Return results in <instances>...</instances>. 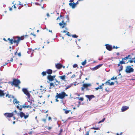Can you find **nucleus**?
<instances>
[{
	"instance_id": "603ef678",
	"label": "nucleus",
	"mask_w": 135,
	"mask_h": 135,
	"mask_svg": "<svg viewBox=\"0 0 135 135\" xmlns=\"http://www.w3.org/2000/svg\"><path fill=\"white\" fill-rule=\"evenodd\" d=\"M30 35H33L35 37L36 36V35L35 34H34V33H32V32L31 33Z\"/></svg>"
},
{
	"instance_id": "bb28decb",
	"label": "nucleus",
	"mask_w": 135,
	"mask_h": 135,
	"mask_svg": "<svg viewBox=\"0 0 135 135\" xmlns=\"http://www.w3.org/2000/svg\"><path fill=\"white\" fill-rule=\"evenodd\" d=\"M86 60L85 59L84 61H83L81 63V65L83 66H84L86 63Z\"/></svg>"
},
{
	"instance_id": "3c124183",
	"label": "nucleus",
	"mask_w": 135,
	"mask_h": 135,
	"mask_svg": "<svg viewBox=\"0 0 135 135\" xmlns=\"http://www.w3.org/2000/svg\"><path fill=\"white\" fill-rule=\"evenodd\" d=\"M64 95V98L65 97H67L68 96V94H66L65 91Z\"/></svg>"
},
{
	"instance_id": "9d476101",
	"label": "nucleus",
	"mask_w": 135,
	"mask_h": 135,
	"mask_svg": "<svg viewBox=\"0 0 135 135\" xmlns=\"http://www.w3.org/2000/svg\"><path fill=\"white\" fill-rule=\"evenodd\" d=\"M129 108V107L128 106H123L121 108V110L122 112H124L126 110H127Z\"/></svg>"
},
{
	"instance_id": "864d4df0",
	"label": "nucleus",
	"mask_w": 135,
	"mask_h": 135,
	"mask_svg": "<svg viewBox=\"0 0 135 135\" xmlns=\"http://www.w3.org/2000/svg\"><path fill=\"white\" fill-rule=\"evenodd\" d=\"M119 75L120 76V79H121L122 78V76L121 75V74L120 73H119L118 74V75L117 76H118Z\"/></svg>"
},
{
	"instance_id": "5fc2aeb1",
	"label": "nucleus",
	"mask_w": 135,
	"mask_h": 135,
	"mask_svg": "<svg viewBox=\"0 0 135 135\" xmlns=\"http://www.w3.org/2000/svg\"><path fill=\"white\" fill-rule=\"evenodd\" d=\"M29 100H30L31 101H33V102L34 101V100L33 98L32 97H31V98Z\"/></svg>"
},
{
	"instance_id": "cd10ccee",
	"label": "nucleus",
	"mask_w": 135,
	"mask_h": 135,
	"mask_svg": "<svg viewBox=\"0 0 135 135\" xmlns=\"http://www.w3.org/2000/svg\"><path fill=\"white\" fill-rule=\"evenodd\" d=\"M67 25V23L65 22L63 23V25H62L61 26H60L61 27V28H64L65 27V26H66Z\"/></svg>"
},
{
	"instance_id": "ddd939ff",
	"label": "nucleus",
	"mask_w": 135,
	"mask_h": 135,
	"mask_svg": "<svg viewBox=\"0 0 135 135\" xmlns=\"http://www.w3.org/2000/svg\"><path fill=\"white\" fill-rule=\"evenodd\" d=\"M46 71L47 74H48V75H51L53 72L52 70L50 69H47Z\"/></svg>"
},
{
	"instance_id": "69168bd1",
	"label": "nucleus",
	"mask_w": 135,
	"mask_h": 135,
	"mask_svg": "<svg viewBox=\"0 0 135 135\" xmlns=\"http://www.w3.org/2000/svg\"><path fill=\"white\" fill-rule=\"evenodd\" d=\"M75 74H73L72 75V76L71 77V78H73L75 77Z\"/></svg>"
},
{
	"instance_id": "8fccbe9b",
	"label": "nucleus",
	"mask_w": 135,
	"mask_h": 135,
	"mask_svg": "<svg viewBox=\"0 0 135 135\" xmlns=\"http://www.w3.org/2000/svg\"><path fill=\"white\" fill-rule=\"evenodd\" d=\"M20 37H21V40H23L24 38V35L21 36Z\"/></svg>"
},
{
	"instance_id": "2eb2a0df",
	"label": "nucleus",
	"mask_w": 135,
	"mask_h": 135,
	"mask_svg": "<svg viewBox=\"0 0 135 135\" xmlns=\"http://www.w3.org/2000/svg\"><path fill=\"white\" fill-rule=\"evenodd\" d=\"M22 91L25 95L28 93H29L28 90L26 88H23L22 89Z\"/></svg>"
},
{
	"instance_id": "0e129e2a",
	"label": "nucleus",
	"mask_w": 135,
	"mask_h": 135,
	"mask_svg": "<svg viewBox=\"0 0 135 135\" xmlns=\"http://www.w3.org/2000/svg\"><path fill=\"white\" fill-rule=\"evenodd\" d=\"M79 3L78 2V1H77L76 3H75V6H76V5L77 4H79Z\"/></svg>"
},
{
	"instance_id": "f257e3e1",
	"label": "nucleus",
	"mask_w": 135,
	"mask_h": 135,
	"mask_svg": "<svg viewBox=\"0 0 135 135\" xmlns=\"http://www.w3.org/2000/svg\"><path fill=\"white\" fill-rule=\"evenodd\" d=\"M8 83L9 84H11L12 86H14L16 87H18V89L20 88V87L19 85L21 83V81L20 80L14 78L12 81H8Z\"/></svg>"
},
{
	"instance_id": "5701e85b",
	"label": "nucleus",
	"mask_w": 135,
	"mask_h": 135,
	"mask_svg": "<svg viewBox=\"0 0 135 135\" xmlns=\"http://www.w3.org/2000/svg\"><path fill=\"white\" fill-rule=\"evenodd\" d=\"M95 89L96 90H98L99 89H103V87L100 85L98 87L95 88Z\"/></svg>"
},
{
	"instance_id": "473e14b6",
	"label": "nucleus",
	"mask_w": 135,
	"mask_h": 135,
	"mask_svg": "<svg viewBox=\"0 0 135 135\" xmlns=\"http://www.w3.org/2000/svg\"><path fill=\"white\" fill-rule=\"evenodd\" d=\"M114 77V76L112 78H111L110 79V80H117V76H116L115 77Z\"/></svg>"
},
{
	"instance_id": "7c9ffc66",
	"label": "nucleus",
	"mask_w": 135,
	"mask_h": 135,
	"mask_svg": "<svg viewBox=\"0 0 135 135\" xmlns=\"http://www.w3.org/2000/svg\"><path fill=\"white\" fill-rule=\"evenodd\" d=\"M65 22L64 20H62L61 21V22L59 23V25L60 26H61L63 25V23Z\"/></svg>"
},
{
	"instance_id": "c85d7f7f",
	"label": "nucleus",
	"mask_w": 135,
	"mask_h": 135,
	"mask_svg": "<svg viewBox=\"0 0 135 135\" xmlns=\"http://www.w3.org/2000/svg\"><path fill=\"white\" fill-rule=\"evenodd\" d=\"M131 60H129L128 61V62L126 63V64L128 63V62H129L130 63H132L133 62L135 63V62L134 61V60H133L131 59Z\"/></svg>"
},
{
	"instance_id": "e433bc0d",
	"label": "nucleus",
	"mask_w": 135,
	"mask_h": 135,
	"mask_svg": "<svg viewBox=\"0 0 135 135\" xmlns=\"http://www.w3.org/2000/svg\"><path fill=\"white\" fill-rule=\"evenodd\" d=\"M71 36L74 38H77L78 37V36L75 34L72 35Z\"/></svg>"
},
{
	"instance_id": "ea45409f",
	"label": "nucleus",
	"mask_w": 135,
	"mask_h": 135,
	"mask_svg": "<svg viewBox=\"0 0 135 135\" xmlns=\"http://www.w3.org/2000/svg\"><path fill=\"white\" fill-rule=\"evenodd\" d=\"M63 132V129H61L59 131V133L58 134V135H61V133Z\"/></svg>"
},
{
	"instance_id": "c9c22d12",
	"label": "nucleus",
	"mask_w": 135,
	"mask_h": 135,
	"mask_svg": "<svg viewBox=\"0 0 135 135\" xmlns=\"http://www.w3.org/2000/svg\"><path fill=\"white\" fill-rule=\"evenodd\" d=\"M120 69H119L118 70L119 72L122 71L123 70V66L122 65H121V66H120Z\"/></svg>"
},
{
	"instance_id": "e2e57ef3",
	"label": "nucleus",
	"mask_w": 135,
	"mask_h": 135,
	"mask_svg": "<svg viewBox=\"0 0 135 135\" xmlns=\"http://www.w3.org/2000/svg\"><path fill=\"white\" fill-rule=\"evenodd\" d=\"M80 76H82V75H83V73L82 72V71L81 70H80Z\"/></svg>"
},
{
	"instance_id": "2f4dec72",
	"label": "nucleus",
	"mask_w": 135,
	"mask_h": 135,
	"mask_svg": "<svg viewBox=\"0 0 135 135\" xmlns=\"http://www.w3.org/2000/svg\"><path fill=\"white\" fill-rule=\"evenodd\" d=\"M76 98L79 99V100L81 101H82L84 100V98L83 97L80 98L79 97H77Z\"/></svg>"
},
{
	"instance_id": "9b49d317",
	"label": "nucleus",
	"mask_w": 135,
	"mask_h": 135,
	"mask_svg": "<svg viewBox=\"0 0 135 135\" xmlns=\"http://www.w3.org/2000/svg\"><path fill=\"white\" fill-rule=\"evenodd\" d=\"M62 66V65L60 63H58L55 65L56 68L58 69H61Z\"/></svg>"
},
{
	"instance_id": "79ce46f5",
	"label": "nucleus",
	"mask_w": 135,
	"mask_h": 135,
	"mask_svg": "<svg viewBox=\"0 0 135 135\" xmlns=\"http://www.w3.org/2000/svg\"><path fill=\"white\" fill-rule=\"evenodd\" d=\"M71 111L70 110H65V114H67L69 112Z\"/></svg>"
},
{
	"instance_id": "774afa93",
	"label": "nucleus",
	"mask_w": 135,
	"mask_h": 135,
	"mask_svg": "<svg viewBox=\"0 0 135 135\" xmlns=\"http://www.w3.org/2000/svg\"><path fill=\"white\" fill-rule=\"evenodd\" d=\"M46 119H42V120L44 122H46Z\"/></svg>"
},
{
	"instance_id": "39448f33",
	"label": "nucleus",
	"mask_w": 135,
	"mask_h": 135,
	"mask_svg": "<svg viewBox=\"0 0 135 135\" xmlns=\"http://www.w3.org/2000/svg\"><path fill=\"white\" fill-rule=\"evenodd\" d=\"M14 114L13 113H6L4 114V115L7 117L11 118L12 117Z\"/></svg>"
},
{
	"instance_id": "a18cd8bd",
	"label": "nucleus",
	"mask_w": 135,
	"mask_h": 135,
	"mask_svg": "<svg viewBox=\"0 0 135 135\" xmlns=\"http://www.w3.org/2000/svg\"><path fill=\"white\" fill-rule=\"evenodd\" d=\"M86 88L84 86H83V87L81 88V89L82 91H83L84 90L85 88Z\"/></svg>"
},
{
	"instance_id": "052dcab7",
	"label": "nucleus",
	"mask_w": 135,
	"mask_h": 135,
	"mask_svg": "<svg viewBox=\"0 0 135 135\" xmlns=\"http://www.w3.org/2000/svg\"><path fill=\"white\" fill-rule=\"evenodd\" d=\"M67 23H69L70 22V19H67V20L65 21Z\"/></svg>"
},
{
	"instance_id": "aec40b11",
	"label": "nucleus",
	"mask_w": 135,
	"mask_h": 135,
	"mask_svg": "<svg viewBox=\"0 0 135 135\" xmlns=\"http://www.w3.org/2000/svg\"><path fill=\"white\" fill-rule=\"evenodd\" d=\"M66 76L65 75H63L59 76V78L62 80H64L65 79Z\"/></svg>"
},
{
	"instance_id": "de8ad7c7",
	"label": "nucleus",
	"mask_w": 135,
	"mask_h": 135,
	"mask_svg": "<svg viewBox=\"0 0 135 135\" xmlns=\"http://www.w3.org/2000/svg\"><path fill=\"white\" fill-rule=\"evenodd\" d=\"M127 57H128L129 59H131V55H128L127 56Z\"/></svg>"
},
{
	"instance_id": "4d7b16f0",
	"label": "nucleus",
	"mask_w": 135,
	"mask_h": 135,
	"mask_svg": "<svg viewBox=\"0 0 135 135\" xmlns=\"http://www.w3.org/2000/svg\"><path fill=\"white\" fill-rule=\"evenodd\" d=\"M105 118H104L101 120V121L102 122H103L105 121Z\"/></svg>"
},
{
	"instance_id": "338daca9",
	"label": "nucleus",
	"mask_w": 135,
	"mask_h": 135,
	"mask_svg": "<svg viewBox=\"0 0 135 135\" xmlns=\"http://www.w3.org/2000/svg\"><path fill=\"white\" fill-rule=\"evenodd\" d=\"M7 93H8V94H6V97H8V96H9V95L8 94V91L7 92Z\"/></svg>"
},
{
	"instance_id": "412c9836",
	"label": "nucleus",
	"mask_w": 135,
	"mask_h": 135,
	"mask_svg": "<svg viewBox=\"0 0 135 135\" xmlns=\"http://www.w3.org/2000/svg\"><path fill=\"white\" fill-rule=\"evenodd\" d=\"M7 40L9 41V43L10 44L12 45L13 44V39H11L10 38H8L7 39Z\"/></svg>"
},
{
	"instance_id": "423d86ee",
	"label": "nucleus",
	"mask_w": 135,
	"mask_h": 135,
	"mask_svg": "<svg viewBox=\"0 0 135 135\" xmlns=\"http://www.w3.org/2000/svg\"><path fill=\"white\" fill-rule=\"evenodd\" d=\"M103 65V64H100L96 66H95L93 68H91L90 67V69L92 70L95 71L97 70L100 67H101Z\"/></svg>"
},
{
	"instance_id": "13d9d810",
	"label": "nucleus",
	"mask_w": 135,
	"mask_h": 135,
	"mask_svg": "<svg viewBox=\"0 0 135 135\" xmlns=\"http://www.w3.org/2000/svg\"><path fill=\"white\" fill-rule=\"evenodd\" d=\"M18 56H19V57H20L21 56V53L20 52L19 53H18Z\"/></svg>"
},
{
	"instance_id": "0eeeda50",
	"label": "nucleus",
	"mask_w": 135,
	"mask_h": 135,
	"mask_svg": "<svg viewBox=\"0 0 135 135\" xmlns=\"http://www.w3.org/2000/svg\"><path fill=\"white\" fill-rule=\"evenodd\" d=\"M105 46H106V48L107 50L109 51H111L112 50V46L108 44H105Z\"/></svg>"
},
{
	"instance_id": "f8f14e48",
	"label": "nucleus",
	"mask_w": 135,
	"mask_h": 135,
	"mask_svg": "<svg viewBox=\"0 0 135 135\" xmlns=\"http://www.w3.org/2000/svg\"><path fill=\"white\" fill-rule=\"evenodd\" d=\"M69 5L72 9L76 7L75 4V3L74 2H73V3H69Z\"/></svg>"
},
{
	"instance_id": "393cba45",
	"label": "nucleus",
	"mask_w": 135,
	"mask_h": 135,
	"mask_svg": "<svg viewBox=\"0 0 135 135\" xmlns=\"http://www.w3.org/2000/svg\"><path fill=\"white\" fill-rule=\"evenodd\" d=\"M47 73L46 71H43L41 73V75L43 76H45L46 75Z\"/></svg>"
},
{
	"instance_id": "72a5a7b5",
	"label": "nucleus",
	"mask_w": 135,
	"mask_h": 135,
	"mask_svg": "<svg viewBox=\"0 0 135 135\" xmlns=\"http://www.w3.org/2000/svg\"><path fill=\"white\" fill-rule=\"evenodd\" d=\"M91 129H94V130H99L100 129V128L98 127H93L92 128H91Z\"/></svg>"
},
{
	"instance_id": "09e8293b",
	"label": "nucleus",
	"mask_w": 135,
	"mask_h": 135,
	"mask_svg": "<svg viewBox=\"0 0 135 135\" xmlns=\"http://www.w3.org/2000/svg\"><path fill=\"white\" fill-rule=\"evenodd\" d=\"M31 108V106H30L29 105H26V108Z\"/></svg>"
},
{
	"instance_id": "6e6d98bb",
	"label": "nucleus",
	"mask_w": 135,
	"mask_h": 135,
	"mask_svg": "<svg viewBox=\"0 0 135 135\" xmlns=\"http://www.w3.org/2000/svg\"><path fill=\"white\" fill-rule=\"evenodd\" d=\"M35 4L36 5H39L40 6H41V4H39V3H38V2H36L35 3Z\"/></svg>"
},
{
	"instance_id": "4c0bfd02",
	"label": "nucleus",
	"mask_w": 135,
	"mask_h": 135,
	"mask_svg": "<svg viewBox=\"0 0 135 135\" xmlns=\"http://www.w3.org/2000/svg\"><path fill=\"white\" fill-rule=\"evenodd\" d=\"M120 64H126V63L124 61L122 60L119 62Z\"/></svg>"
},
{
	"instance_id": "7ed1b4c3",
	"label": "nucleus",
	"mask_w": 135,
	"mask_h": 135,
	"mask_svg": "<svg viewBox=\"0 0 135 135\" xmlns=\"http://www.w3.org/2000/svg\"><path fill=\"white\" fill-rule=\"evenodd\" d=\"M110 80L109 79L104 83H102V85H100L101 86H104V84H105L106 85H109V86L114 85V82L113 81H112L110 82Z\"/></svg>"
},
{
	"instance_id": "f03ea898",
	"label": "nucleus",
	"mask_w": 135,
	"mask_h": 135,
	"mask_svg": "<svg viewBox=\"0 0 135 135\" xmlns=\"http://www.w3.org/2000/svg\"><path fill=\"white\" fill-rule=\"evenodd\" d=\"M134 71L133 68L131 67V66H127L126 67L125 72L127 74H129L133 72Z\"/></svg>"
},
{
	"instance_id": "c03bdc74",
	"label": "nucleus",
	"mask_w": 135,
	"mask_h": 135,
	"mask_svg": "<svg viewBox=\"0 0 135 135\" xmlns=\"http://www.w3.org/2000/svg\"><path fill=\"white\" fill-rule=\"evenodd\" d=\"M78 65L76 64H75L73 65V68H76L77 67Z\"/></svg>"
},
{
	"instance_id": "680f3d73",
	"label": "nucleus",
	"mask_w": 135,
	"mask_h": 135,
	"mask_svg": "<svg viewBox=\"0 0 135 135\" xmlns=\"http://www.w3.org/2000/svg\"><path fill=\"white\" fill-rule=\"evenodd\" d=\"M122 132H121L120 133V134H119L118 133H117L116 135H122Z\"/></svg>"
},
{
	"instance_id": "4be33fe9",
	"label": "nucleus",
	"mask_w": 135,
	"mask_h": 135,
	"mask_svg": "<svg viewBox=\"0 0 135 135\" xmlns=\"http://www.w3.org/2000/svg\"><path fill=\"white\" fill-rule=\"evenodd\" d=\"M86 88L89 86H90L91 85V84L90 83H84L83 84V86H84Z\"/></svg>"
},
{
	"instance_id": "58836bf2",
	"label": "nucleus",
	"mask_w": 135,
	"mask_h": 135,
	"mask_svg": "<svg viewBox=\"0 0 135 135\" xmlns=\"http://www.w3.org/2000/svg\"><path fill=\"white\" fill-rule=\"evenodd\" d=\"M27 102H26L23 105H22V108H26V105L27 104Z\"/></svg>"
},
{
	"instance_id": "bf43d9fd",
	"label": "nucleus",
	"mask_w": 135,
	"mask_h": 135,
	"mask_svg": "<svg viewBox=\"0 0 135 135\" xmlns=\"http://www.w3.org/2000/svg\"><path fill=\"white\" fill-rule=\"evenodd\" d=\"M13 43H16V42H17V40H13Z\"/></svg>"
},
{
	"instance_id": "a19ab883",
	"label": "nucleus",
	"mask_w": 135,
	"mask_h": 135,
	"mask_svg": "<svg viewBox=\"0 0 135 135\" xmlns=\"http://www.w3.org/2000/svg\"><path fill=\"white\" fill-rule=\"evenodd\" d=\"M66 35H67L68 36L70 37L71 36V35L70 32H67Z\"/></svg>"
},
{
	"instance_id": "37998d69",
	"label": "nucleus",
	"mask_w": 135,
	"mask_h": 135,
	"mask_svg": "<svg viewBox=\"0 0 135 135\" xmlns=\"http://www.w3.org/2000/svg\"><path fill=\"white\" fill-rule=\"evenodd\" d=\"M57 96H58L57 95H56L55 97L56 98L55 101L56 102H58L59 101V100L58 99L59 98L57 97Z\"/></svg>"
},
{
	"instance_id": "a211bd4d",
	"label": "nucleus",
	"mask_w": 135,
	"mask_h": 135,
	"mask_svg": "<svg viewBox=\"0 0 135 135\" xmlns=\"http://www.w3.org/2000/svg\"><path fill=\"white\" fill-rule=\"evenodd\" d=\"M74 85L73 83H71L69 85H67L66 87L65 88V90H66L68 89L69 88H70L71 87Z\"/></svg>"
},
{
	"instance_id": "b1692460",
	"label": "nucleus",
	"mask_w": 135,
	"mask_h": 135,
	"mask_svg": "<svg viewBox=\"0 0 135 135\" xmlns=\"http://www.w3.org/2000/svg\"><path fill=\"white\" fill-rule=\"evenodd\" d=\"M13 102H15L14 104H15V103L18 104L20 103L18 101L16 98H15L14 99Z\"/></svg>"
},
{
	"instance_id": "6ab92c4d",
	"label": "nucleus",
	"mask_w": 135,
	"mask_h": 135,
	"mask_svg": "<svg viewBox=\"0 0 135 135\" xmlns=\"http://www.w3.org/2000/svg\"><path fill=\"white\" fill-rule=\"evenodd\" d=\"M21 40V37H19L17 39V41L16 42V46H18L19 44L20 41Z\"/></svg>"
},
{
	"instance_id": "4468645a",
	"label": "nucleus",
	"mask_w": 135,
	"mask_h": 135,
	"mask_svg": "<svg viewBox=\"0 0 135 135\" xmlns=\"http://www.w3.org/2000/svg\"><path fill=\"white\" fill-rule=\"evenodd\" d=\"M24 114L25 113L22 112H20L19 113H17V115H19L21 118L23 117Z\"/></svg>"
},
{
	"instance_id": "a878e982",
	"label": "nucleus",
	"mask_w": 135,
	"mask_h": 135,
	"mask_svg": "<svg viewBox=\"0 0 135 135\" xmlns=\"http://www.w3.org/2000/svg\"><path fill=\"white\" fill-rule=\"evenodd\" d=\"M29 117V114L28 113H26V114L25 115V114H24V118L25 119H26Z\"/></svg>"
},
{
	"instance_id": "1a4fd4ad",
	"label": "nucleus",
	"mask_w": 135,
	"mask_h": 135,
	"mask_svg": "<svg viewBox=\"0 0 135 135\" xmlns=\"http://www.w3.org/2000/svg\"><path fill=\"white\" fill-rule=\"evenodd\" d=\"M85 97L88 98L90 101L92 98L95 97V96L93 94L86 95H85Z\"/></svg>"
},
{
	"instance_id": "6e6552de",
	"label": "nucleus",
	"mask_w": 135,
	"mask_h": 135,
	"mask_svg": "<svg viewBox=\"0 0 135 135\" xmlns=\"http://www.w3.org/2000/svg\"><path fill=\"white\" fill-rule=\"evenodd\" d=\"M47 79L49 80V81H47V83H50V82L52 81L55 80L52 77L51 75H48L47 77Z\"/></svg>"
},
{
	"instance_id": "f3484780",
	"label": "nucleus",
	"mask_w": 135,
	"mask_h": 135,
	"mask_svg": "<svg viewBox=\"0 0 135 135\" xmlns=\"http://www.w3.org/2000/svg\"><path fill=\"white\" fill-rule=\"evenodd\" d=\"M4 91L0 89V97H2L5 95V94Z\"/></svg>"
},
{
	"instance_id": "f704fd0d",
	"label": "nucleus",
	"mask_w": 135,
	"mask_h": 135,
	"mask_svg": "<svg viewBox=\"0 0 135 135\" xmlns=\"http://www.w3.org/2000/svg\"><path fill=\"white\" fill-rule=\"evenodd\" d=\"M26 95L27 96V98L30 99V98L31 96V95L29 93H28L27 94H26Z\"/></svg>"
},
{
	"instance_id": "dca6fc26",
	"label": "nucleus",
	"mask_w": 135,
	"mask_h": 135,
	"mask_svg": "<svg viewBox=\"0 0 135 135\" xmlns=\"http://www.w3.org/2000/svg\"><path fill=\"white\" fill-rule=\"evenodd\" d=\"M56 76V75H52V77L55 80L56 82V83H58V84H55V85L56 86H57V85H58L59 84H60V82L59 81H58L55 78Z\"/></svg>"
},
{
	"instance_id": "c756f323",
	"label": "nucleus",
	"mask_w": 135,
	"mask_h": 135,
	"mask_svg": "<svg viewBox=\"0 0 135 135\" xmlns=\"http://www.w3.org/2000/svg\"><path fill=\"white\" fill-rule=\"evenodd\" d=\"M55 82L54 83H50V87L53 86L54 87H55V85L54 84V83H55Z\"/></svg>"
},
{
	"instance_id": "20e7f679",
	"label": "nucleus",
	"mask_w": 135,
	"mask_h": 135,
	"mask_svg": "<svg viewBox=\"0 0 135 135\" xmlns=\"http://www.w3.org/2000/svg\"><path fill=\"white\" fill-rule=\"evenodd\" d=\"M64 91H63L61 92L60 93H57L56 95H57L58 96L57 97L61 99H63L64 98Z\"/></svg>"
},
{
	"instance_id": "49530a36",
	"label": "nucleus",
	"mask_w": 135,
	"mask_h": 135,
	"mask_svg": "<svg viewBox=\"0 0 135 135\" xmlns=\"http://www.w3.org/2000/svg\"><path fill=\"white\" fill-rule=\"evenodd\" d=\"M65 18L67 19H70L69 18V15H66Z\"/></svg>"
}]
</instances>
